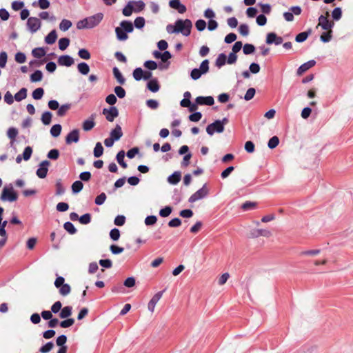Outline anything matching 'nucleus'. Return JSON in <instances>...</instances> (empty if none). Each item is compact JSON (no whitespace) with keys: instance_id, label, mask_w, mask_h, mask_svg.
Returning a JSON list of instances; mask_svg holds the SVG:
<instances>
[{"instance_id":"1","label":"nucleus","mask_w":353,"mask_h":353,"mask_svg":"<svg viewBox=\"0 0 353 353\" xmlns=\"http://www.w3.org/2000/svg\"><path fill=\"white\" fill-rule=\"evenodd\" d=\"M192 22L190 19H179L175 21L174 24H168L166 26V31L168 34H179L184 37H188L191 34Z\"/></svg>"},{"instance_id":"2","label":"nucleus","mask_w":353,"mask_h":353,"mask_svg":"<svg viewBox=\"0 0 353 353\" xmlns=\"http://www.w3.org/2000/svg\"><path fill=\"white\" fill-rule=\"evenodd\" d=\"M132 76L137 81H149L147 83V88L151 92H154V79H152V72L151 71L137 68L133 70Z\"/></svg>"},{"instance_id":"3","label":"nucleus","mask_w":353,"mask_h":353,"mask_svg":"<svg viewBox=\"0 0 353 353\" xmlns=\"http://www.w3.org/2000/svg\"><path fill=\"white\" fill-rule=\"evenodd\" d=\"M0 198L2 201L14 202L17 200V194L14 190L12 184L3 187Z\"/></svg>"},{"instance_id":"4","label":"nucleus","mask_w":353,"mask_h":353,"mask_svg":"<svg viewBox=\"0 0 353 353\" xmlns=\"http://www.w3.org/2000/svg\"><path fill=\"white\" fill-rule=\"evenodd\" d=\"M209 71V60H203L199 68H194L190 72V77L192 80L199 79L202 74H206Z\"/></svg>"},{"instance_id":"5","label":"nucleus","mask_w":353,"mask_h":353,"mask_svg":"<svg viewBox=\"0 0 353 353\" xmlns=\"http://www.w3.org/2000/svg\"><path fill=\"white\" fill-rule=\"evenodd\" d=\"M209 194V189L206 184H204L201 188L192 194L188 199L189 203H194L199 200L205 198Z\"/></svg>"},{"instance_id":"6","label":"nucleus","mask_w":353,"mask_h":353,"mask_svg":"<svg viewBox=\"0 0 353 353\" xmlns=\"http://www.w3.org/2000/svg\"><path fill=\"white\" fill-rule=\"evenodd\" d=\"M224 131V126L219 120H216L213 123L209 124L206 128V132L208 135L212 136L215 132L221 133Z\"/></svg>"},{"instance_id":"7","label":"nucleus","mask_w":353,"mask_h":353,"mask_svg":"<svg viewBox=\"0 0 353 353\" xmlns=\"http://www.w3.org/2000/svg\"><path fill=\"white\" fill-rule=\"evenodd\" d=\"M102 113L105 115V119L110 122H112L114 119L119 116V110L115 106L103 108Z\"/></svg>"},{"instance_id":"8","label":"nucleus","mask_w":353,"mask_h":353,"mask_svg":"<svg viewBox=\"0 0 353 353\" xmlns=\"http://www.w3.org/2000/svg\"><path fill=\"white\" fill-rule=\"evenodd\" d=\"M103 18V14L101 12L97 13L92 16L86 17L89 29H92L97 26Z\"/></svg>"},{"instance_id":"9","label":"nucleus","mask_w":353,"mask_h":353,"mask_svg":"<svg viewBox=\"0 0 353 353\" xmlns=\"http://www.w3.org/2000/svg\"><path fill=\"white\" fill-rule=\"evenodd\" d=\"M27 27L32 33H34L41 28V21L37 17H29L27 21Z\"/></svg>"},{"instance_id":"10","label":"nucleus","mask_w":353,"mask_h":353,"mask_svg":"<svg viewBox=\"0 0 353 353\" xmlns=\"http://www.w3.org/2000/svg\"><path fill=\"white\" fill-rule=\"evenodd\" d=\"M50 164V163L48 160H44L40 163L39 168L36 172L39 178L44 179L46 176Z\"/></svg>"},{"instance_id":"11","label":"nucleus","mask_w":353,"mask_h":353,"mask_svg":"<svg viewBox=\"0 0 353 353\" xmlns=\"http://www.w3.org/2000/svg\"><path fill=\"white\" fill-rule=\"evenodd\" d=\"M318 26H321V28L324 30H330L334 26V23L333 21H329L327 17L321 15L319 17Z\"/></svg>"},{"instance_id":"12","label":"nucleus","mask_w":353,"mask_h":353,"mask_svg":"<svg viewBox=\"0 0 353 353\" xmlns=\"http://www.w3.org/2000/svg\"><path fill=\"white\" fill-rule=\"evenodd\" d=\"M79 140V130L74 129L72 130L65 137V142L67 144L72 143H77Z\"/></svg>"},{"instance_id":"13","label":"nucleus","mask_w":353,"mask_h":353,"mask_svg":"<svg viewBox=\"0 0 353 353\" xmlns=\"http://www.w3.org/2000/svg\"><path fill=\"white\" fill-rule=\"evenodd\" d=\"M271 232L265 229H253L250 231V237L257 238L260 236L269 237L271 236Z\"/></svg>"},{"instance_id":"14","label":"nucleus","mask_w":353,"mask_h":353,"mask_svg":"<svg viewBox=\"0 0 353 353\" xmlns=\"http://www.w3.org/2000/svg\"><path fill=\"white\" fill-rule=\"evenodd\" d=\"M74 63V59L70 55H61L58 59V63L62 66L70 67Z\"/></svg>"},{"instance_id":"15","label":"nucleus","mask_w":353,"mask_h":353,"mask_svg":"<svg viewBox=\"0 0 353 353\" xmlns=\"http://www.w3.org/2000/svg\"><path fill=\"white\" fill-rule=\"evenodd\" d=\"M169 6L174 10H176L179 13L183 14L186 12V6L182 4L180 1H170Z\"/></svg>"},{"instance_id":"16","label":"nucleus","mask_w":353,"mask_h":353,"mask_svg":"<svg viewBox=\"0 0 353 353\" xmlns=\"http://www.w3.org/2000/svg\"><path fill=\"white\" fill-rule=\"evenodd\" d=\"M195 102L199 105H212L214 103V98L211 96L208 97H197L195 99Z\"/></svg>"},{"instance_id":"17","label":"nucleus","mask_w":353,"mask_h":353,"mask_svg":"<svg viewBox=\"0 0 353 353\" xmlns=\"http://www.w3.org/2000/svg\"><path fill=\"white\" fill-rule=\"evenodd\" d=\"M315 64H316V61H314V60H310V61L304 63L303 64L300 65L299 67V68L297 69V74L301 75L303 73H304L305 72H306L307 70H308L309 69H310L311 68L314 66Z\"/></svg>"},{"instance_id":"18","label":"nucleus","mask_w":353,"mask_h":353,"mask_svg":"<svg viewBox=\"0 0 353 353\" xmlns=\"http://www.w3.org/2000/svg\"><path fill=\"white\" fill-rule=\"evenodd\" d=\"M110 136L114 141H119L123 136L121 127L117 124L115 128L111 130Z\"/></svg>"},{"instance_id":"19","label":"nucleus","mask_w":353,"mask_h":353,"mask_svg":"<svg viewBox=\"0 0 353 353\" xmlns=\"http://www.w3.org/2000/svg\"><path fill=\"white\" fill-rule=\"evenodd\" d=\"M181 179V172L175 171L168 178V182L172 185H176Z\"/></svg>"},{"instance_id":"20","label":"nucleus","mask_w":353,"mask_h":353,"mask_svg":"<svg viewBox=\"0 0 353 353\" xmlns=\"http://www.w3.org/2000/svg\"><path fill=\"white\" fill-rule=\"evenodd\" d=\"M130 3L132 6L133 11L136 13H138V12H140L141 11H142L145 6V3L141 0L130 1Z\"/></svg>"},{"instance_id":"21","label":"nucleus","mask_w":353,"mask_h":353,"mask_svg":"<svg viewBox=\"0 0 353 353\" xmlns=\"http://www.w3.org/2000/svg\"><path fill=\"white\" fill-rule=\"evenodd\" d=\"M171 57L172 54L169 51L165 50L161 52L156 50V59H161L163 63H166Z\"/></svg>"},{"instance_id":"22","label":"nucleus","mask_w":353,"mask_h":353,"mask_svg":"<svg viewBox=\"0 0 353 353\" xmlns=\"http://www.w3.org/2000/svg\"><path fill=\"white\" fill-rule=\"evenodd\" d=\"M312 29L309 28L305 32L299 33L295 37V41L297 43H302L305 41L307 39V37L312 34Z\"/></svg>"},{"instance_id":"23","label":"nucleus","mask_w":353,"mask_h":353,"mask_svg":"<svg viewBox=\"0 0 353 353\" xmlns=\"http://www.w3.org/2000/svg\"><path fill=\"white\" fill-rule=\"evenodd\" d=\"M72 306H65L61 309L59 313V317L63 319H67L72 315Z\"/></svg>"},{"instance_id":"24","label":"nucleus","mask_w":353,"mask_h":353,"mask_svg":"<svg viewBox=\"0 0 353 353\" xmlns=\"http://www.w3.org/2000/svg\"><path fill=\"white\" fill-rule=\"evenodd\" d=\"M57 39V32L55 30H53L45 37V42L47 44L52 45L55 43Z\"/></svg>"},{"instance_id":"25","label":"nucleus","mask_w":353,"mask_h":353,"mask_svg":"<svg viewBox=\"0 0 353 353\" xmlns=\"http://www.w3.org/2000/svg\"><path fill=\"white\" fill-rule=\"evenodd\" d=\"M227 63V57L224 53H221L218 55L216 61L215 65L221 68Z\"/></svg>"},{"instance_id":"26","label":"nucleus","mask_w":353,"mask_h":353,"mask_svg":"<svg viewBox=\"0 0 353 353\" xmlns=\"http://www.w3.org/2000/svg\"><path fill=\"white\" fill-rule=\"evenodd\" d=\"M77 70L83 75H87L90 72V67L85 62H81L77 65Z\"/></svg>"},{"instance_id":"27","label":"nucleus","mask_w":353,"mask_h":353,"mask_svg":"<svg viewBox=\"0 0 353 353\" xmlns=\"http://www.w3.org/2000/svg\"><path fill=\"white\" fill-rule=\"evenodd\" d=\"M94 115L92 114L90 119H87L83 123V129L85 131H89L94 127Z\"/></svg>"},{"instance_id":"28","label":"nucleus","mask_w":353,"mask_h":353,"mask_svg":"<svg viewBox=\"0 0 353 353\" xmlns=\"http://www.w3.org/2000/svg\"><path fill=\"white\" fill-rule=\"evenodd\" d=\"M125 154L124 150H121L116 156V159L118 163L123 168H126L128 167L127 163L124 161Z\"/></svg>"},{"instance_id":"29","label":"nucleus","mask_w":353,"mask_h":353,"mask_svg":"<svg viewBox=\"0 0 353 353\" xmlns=\"http://www.w3.org/2000/svg\"><path fill=\"white\" fill-rule=\"evenodd\" d=\"M115 33L117 39L119 41H125L128 38L127 33L121 27L115 28Z\"/></svg>"},{"instance_id":"30","label":"nucleus","mask_w":353,"mask_h":353,"mask_svg":"<svg viewBox=\"0 0 353 353\" xmlns=\"http://www.w3.org/2000/svg\"><path fill=\"white\" fill-rule=\"evenodd\" d=\"M121 28L126 32L130 33L133 31V25L130 21H123L120 23Z\"/></svg>"},{"instance_id":"31","label":"nucleus","mask_w":353,"mask_h":353,"mask_svg":"<svg viewBox=\"0 0 353 353\" xmlns=\"http://www.w3.org/2000/svg\"><path fill=\"white\" fill-rule=\"evenodd\" d=\"M52 117V114L49 111H46L42 114L41 120L43 125H48L51 123Z\"/></svg>"},{"instance_id":"32","label":"nucleus","mask_w":353,"mask_h":353,"mask_svg":"<svg viewBox=\"0 0 353 353\" xmlns=\"http://www.w3.org/2000/svg\"><path fill=\"white\" fill-rule=\"evenodd\" d=\"M27 89L26 88H21L18 92H17L14 97V100L17 101H21L23 99H26L27 97Z\"/></svg>"},{"instance_id":"33","label":"nucleus","mask_w":353,"mask_h":353,"mask_svg":"<svg viewBox=\"0 0 353 353\" xmlns=\"http://www.w3.org/2000/svg\"><path fill=\"white\" fill-rule=\"evenodd\" d=\"M112 71H113V74H114L115 79H117V81H118V83H119L120 84H124L125 79L123 77V76L122 75L121 72L119 71V70L117 67H114L113 68Z\"/></svg>"},{"instance_id":"34","label":"nucleus","mask_w":353,"mask_h":353,"mask_svg":"<svg viewBox=\"0 0 353 353\" xmlns=\"http://www.w3.org/2000/svg\"><path fill=\"white\" fill-rule=\"evenodd\" d=\"M46 53V50L43 48H36L32 50V56L37 59L44 57Z\"/></svg>"},{"instance_id":"35","label":"nucleus","mask_w":353,"mask_h":353,"mask_svg":"<svg viewBox=\"0 0 353 353\" xmlns=\"http://www.w3.org/2000/svg\"><path fill=\"white\" fill-rule=\"evenodd\" d=\"M57 289H59L60 294L63 296H65L68 294H69L71 291V288L70 285L68 283H64L61 285V286H59V288H57Z\"/></svg>"},{"instance_id":"36","label":"nucleus","mask_w":353,"mask_h":353,"mask_svg":"<svg viewBox=\"0 0 353 353\" xmlns=\"http://www.w3.org/2000/svg\"><path fill=\"white\" fill-rule=\"evenodd\" d=\"M103 153V145H102L101 143L97 142L94 148L93 154H94V157L99 158L101 156H102Z\"/></svg>"},{"instance_id":"37","label":"nucleus","mask_w":353,"mask_h":353,"mask_svg":"<svg viewBox=\"0 0 353 353\" xmlns=\"http://www.w3.org/2000/svg\"><path fill=\"white\" fill-rule=\"evenodd\" d=\"M54 346L53 341H48L39 348V352L41 353H48L53 349Z\"/></svg>"},{"instance_id":"38","label":"nucleus","mask_w":353,"mask_h":353,"mask_svg":"<svg viewBox=\"0 0 353 353\" xmlns=\"http://www.w3.org/2000/svg\"><path fill=\"white\" fill-rule=\"evenodd\" d=\"M71 188L73 194H77L82 190L83 184L81 181H75Z\"/></svg>"},{"instance_id":"39","label":"nucleus","mask_w":353,"mask_h":353,"mask_svg":"<svg viewBox=\"0 0 353 353\" xmlns=\"http://www.w3.org/2000/svg\"><path fill=\"white\" fill-rule=\"evenodd\" d=\"M43 78V73L41 70H35L31 75H30V81L31 82H38L42 80Z\"/></svg>"},{"instance_id":"40","label":"nucleus","mask_w":353,"mask_h":353,"mask_svg":"<svg viewBox=\"0 0 353 353\" xmlns=\"http://www.w3.org/2000/svg\"><path fill=\"white\" fill-rule=\"evenodd\" d=\"M332 38V30H326V32H324L322 33V34L320 37V39L323 43H327L331 41Z\"/></svg>"},{"instance_id":"41","label":"nucleus","mask_w":353,"mask_h":353,"mask_svg":"<svg viewBox=\"0 0 353 353\" xmlns=\"http://www.w3.org/2000/svg\"><path fill=\"white\" fill-rule=\"evenodd\" d=\"M72 25V23L70 20L63 19L59 23V29L65 32L69 30L71 28Z\"/></svg>"},{"instance_id":"42","label":"nucleus","mask_w":353,"mask_h":353,"mask_svg":"<svg viewBox=\"0 0 353 353\" xmlns=\"http://www.w3.org/2000/svg\"><path fill=\"white\" fill-rule=\"evenodd\" d=\"M61 125L60 124H55L52 125L50 129V134L53 137H57L60 135L61 132Z\"/></svg>"},{"instance_id":"43","label":"nucleus","mask_w":353,"mask_h":353,"mask_svg":"<svg viewBox=\"0 0 353 353\" xmlns=\"http://www.w3.org/2000/svg\"><path fill=\"white\" fill-rule=\"evenodd\" d=\"M74 319L73 318H67L59 323V325L62 328H68L73 325Z\"/></svg>"},{"instance_id":"44","label":"nucleus","mask_w":353,"mask_h":353,"mask_svg":"<svg viewBox=\"0 0 353 353\" xmlns=\"http://www.w3.org/2000/svg\"><path fill=\"white\" fill-rule=\"evenodd\" d=\"M70 45V39L68 38L64 37L61 38L59 41V48L61 50H65L68 46Z\"/></svg>"},{"instance_id":"45","label":"nucleus","mask_w":353,"mask_h":353,"mask_svg":"<svg viewBox=\"0 0 353 353\" xmlns=\"http://www.w3.org/2000/svg\"><path fill=\"white\" fill-rule=\"evenodd\" d=\"M342 17V10L341 8H335L332 12V17L334 21H339Z\"/></svg>"},{"instance_id":"46","label":"nucleus","mask_w":353,"mask_h":353,"mask_svg":"<svg viewBox=\"0 0 353 353\" xmlns=\"http://www.w3.org/2000/svg\"><path fill=\"white\" fill-rule=\"evenodd\" d=\"M64 229L70 234H74L77 232V229L74 225L70 221H67L63 224Z\"/></svg>"},{"instance_id":"47","label":"nucleus","mask_w":353,"mask_h":353,"mask_svg":"<svg viewBox=\"0 0 353 353\" xmlns=\"http://www.w3.org/2000/svg\"><path fill=\"white\" fill-rule=\"evenodd\" d=\"M255 46L252 44L246 43L243 47V52L245 54H251L255 51Z\"/></svg>"},{"instance_id":"48","label":"nucleus","mask_w":353,"mask_h":353,"mask_svg":"<svg viewBox=\"0 0 353 353\" xmlns=\"http://www.w3.org/2000/svg\"><path fill=\"white\" fill-rule=\"evenodd\" d=\"M133 7L130 3V1L128 2L126 6L123 8L122 13L125 17H130L133 12Z\"/></svg>"},{"instance_id":"49","label":"nucleus","mask_w":353,"mask_h":353,"mask_svg":"<svg viewBox=\"0 0 353 353\" xmlns=\"http://www.w3.org/2000/svg\"><path fill=\"white\" fill-rule=\"evenodd\" d=\"M66 342L67 336L65 334L59 336L56 339V344L59 347H67V345H65Z\"/></svg>"},{"instance_id":"50","label":"nucleus","mask_w":353,"mask_h":353,"mask_svg":"<svg viewBox=\"0 0 353 353\" xmlns=\"http://www.w3.org/2000/svg\"><path fill=\"white\" fill-rule=\"evenodd\" d=\"M44 94V90L42 88H38L32 92V97L35 100L41 99Z\"/></svg>"},{"instance_id":"51","label":"nucleus","mask_w":353,"mask_h":353,"mask_svg":"<svg viewBox=\"0 0 353 353\" xmlns=\"http://www.w3.org/2000/svg\"><path fill=\"white\" fill-rule=\"evenodd\" d=\"M279 143V139L276 136H274L270 139L268 146L270 149L275 148Z\"/></svg>"},{"instance_id":"52","label":"nucleus","mask_w":353,"mask_h":353,"mask_svg":"<svg viewBox=\"0 0 353 353\" xmlns=\"http://www.w3.org/2000/svg\"><path fill=\"white\" fill-rule=\"evenodd\" d=\"M78 55L79 56L80 58L85 59V60H88L91 57V55H90V53L89 52V51L85 48L80 49L78 52Z\"/></svg>"},{"instance_id":"53","label":"nucleus","mask_w":353,"mask_h":353,"mask_svg":"<svg viewBox=\"0 0 353 353\" xmlns=\"http://www.w3.org/2000/svg\"><path fill=\"white\" fill-rule=\"evenodd\" d=\"M256 206V202L246 201L242 204L241 208L244 211H248V210L254 209Z\"/></svg>"},{"instance_id":"54","label":"nucleus","mask_w":353,"mask_h":353,"mask_svg":"<svg viewBox=\"0 0 353 353\" xmlns=\"http://www.w3.org/2000/svg\"><path fill=\"white\" fill-rule=\"evenodd\" d=\"M172 212V208L170 205L165 206L159 211V215L161 217L168 216Z\"/></svg>"},{"instance_id":"55","label":"nucleus","mask_w":353,"mask_h":353,"mask_svg":"<svg viewBox=\"0 0 353 353\" xmlns=\"http://www.w3.org/2000/svg\"><path fill=\"white\" fill-rule=\"evenodd\" d=\"M70 104H64L59 107L57 114L59 117H63L65 114V113L68 112V110L70 109Z\"/></svg>"},{"instance_id":"56","label":"nucleus","mask_w":353,"mask_h":353,"mask_svg":"<svg viewBox=\"0 0 353 353\" xmlns=\"http://www.w3.org/2000/svg\"><path fill=\"white\" fill-rule=\"evenodd\" d=\"M18 134V130L15 128H10L7 131V136L9 139L14 140Z\"/></svg>"},{"instance_id":"57","label":"nucleus","mask_w":353,"mask_h":353,"mask_svg":"<svg viewBox=\"0 0 353 353\" xmlns=\"http://www.w3.org/2000/svg\"><path fill=\"white\" fill-rule=\"evenodd\" d=\"M79 222L81 224L87 225L90 223L91 221V215L89 213L84 214L83 215L81 216L79 219Z\"/></svg>"},{"instance_id":"58","label":"nucleus","mask_w":353,"mask_h":353,"mask_svg":"<svg viewBox=\"0 0 353 353\" xmlns=\"http://www.w3.org/2000/svg\"><path fill=\"white\" fill-rule=\"evenodd\" d=\"M239 32L243 37L248 36L249 34L248 26L245 23L241 24L239 27Z\"/></svg>"},{"instance_id":"59","label":"nucleus","mask_w":353,"mask_h":353,"mask_svg":"<svg viewBox=\"0 0 353 353\" xmlns=\"http://www.w3.org/2000/svg\"><path fill=\"white\" fill-rule=\"evenodd\" d=\"M106 194L104 192H102L96 197L94 203L97 205H101L104 203V202L106 200Z\"/></svg>"},{"instance_id":"60","label":"nucleus","mask_w":353,"mask_h":353,"mask_svg":"<svg viewBox=\"0 0 353 353\" xmlns=\"http://www.w3.org/2000/svg\"><path fill=\"white\" fill-rule=\"evenodd\" d=\"M65 189L63 186L61 180H59L56 183V194L57 195H62L65 193Z\"/></svg>"},{"instance_id":"61","label":"nucleus","mask_w":353,"mask_h":353,"mask_svg":"<svg viewBox=\"0 0 353 353\" xmlns=\"http://www.w3.org/2000/svg\"><path fill=\"white\" fill-rule=\"evenodd\" d=\"M47 157L52 160H56L59 157V151L57 149H52L48 152Z\"/></svg>"},{"instance_id":"62","label":"nucleus","mask_w":353,"mask_h":353,"mask_svg":"<svg viewBox=\"0 0 353 353\" xmlns=\"http://www.w3.org/2000/svg\"><path fill=\"white\" fill-rule=\"evenodd\" d=\"M32 153V149L30 146H27L25 148L23 152V159L25 161H28L30 159L31 155Z\"/></svg>"},{"instance_id":"63","label":"nucleus","mask_w":353,"mask_h":353,"mask_svg":"<svg viewBox=\"0 0 353 353\" xmlns=\"http://www.w3.org/2000/svg\"><path fill=\"white\" fill-rule=\"evenodd\" d=\"M196 28L198 31L201 32L206 28V22L203 19H199L195 23Z\"/></svg>"},{"instance_id":"64","label":"nucleus","mask_w":353,"mask_h":353,"mask_svg":"<svg viewBox=\"0 0 353 353\" xmlns=\"http://www.w3.org/2000/svg\"><path fill=\"white\" fill-rule=\"evenodd\" d=\"M255 93H256V90L253 88H250L247 90L245 94L244 95L243 99L245 101H250L254 97Z\"/></svg>"}]
</instances>
